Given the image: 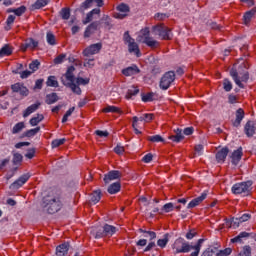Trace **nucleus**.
Listing matches in <instances>:
<instances>
[{"mask_svg":"<svg viewBox=\"0 0 256 256\" xmlns=\"http://www.w3.org/2000/svg\"><path fill=\"white\" fill-rule=\"evenodd\" d=\"M148 141H151L152 143H163L165 141L161 135H155V136H149Z\"/></svg>","mask_w":256,"mask_h":256,"instance_id":"obj_49","label":"nucleus"},{"mask_svg":"<svg viewBox=\"0 0 256 256\" xmlns=\"http://www.w3.org/2000/svg\"><path fill=\"white\" fill-rule=\"evenodd\" d=\"M139 93V88L132 86L131 89H128L126 94V99H131L133 96Z\"/></svg>","mask_w":256,"mask_h":256,"instance_id":"obj_40","label":"nucleus"},{"mask_svg":"<svg viewBox=\"0 0 256 256\" xmlns=\"http://www.w3.org/2000/svg\"><path fill=\"white\" fill-rule=\"evenodd\" d=\"M41 131V127H36L34 129H30L24 133L25 137H35L37 133Z\"/></svg>","mask_w":256,"mask_h":256,"instance_id":"obj_43","label":"nucleus"},{"mask_svg":"<svg viewBox=\"0 0 256 256\" xmlns=\"http://www.w3.org/2000/svg\"><path fill=\"white\" fill-rule=\"evenodd\" d=\"M251 185H253V182L251 181L234 184L232 187V193H234V195H241V193H249V191H251Z\"/></svg>","mask_w":256,"mask_h":256,"instance_id":"obj_5","label":"nucleus"},{"mask_svg":"<svg viewBox=\"0 0 256 256\" xmlns=\"http://www.w3.org/2000/svg\"><path fill=\"white\" fill-rule=\"evenodd\" d=\"M137 123H139V117L134 116L133 117V124L132 127L136 133V135H141V131H139V129H137Z\"/></svg>","mask_w":256,"mask_h":256,"instance_id":"obj_54","label":"nucleus"},{"mask_svg":"<svg viewBox=\"0 0 256 256\" xmlns=\"http://www.w3.org/2000/svg\"><path fill=\"white\" fill-rule=\"evenodd\" d=\"M140 233H144V237H148L149 241H153V239H157V233H155L154 231H146L143 230V228L139 229Z\"/></svg>","mask_w":256,"mask_h":256,"instance_id":"obj_37","label":"nucleus"},{"mask_svg":"<svg viewBox=\"0 0 256 256\" xmlns=\"http://www.w3.org/2000/svg\"><path fill=\"white\" fill-rule=\"evenodd\" d=\"M30 177H31V175H29V174H24V175L20 176L19 179H17L15 182H13L10 185V189H19L20 187H23V185H25V183H27V181H29Z\"/></svg>","mask_w":256,"mask_h":256,"instance_id":"obj_13","label":"nucleus"},{"mask_svg":"<svg viewBox=\"0 0 256 256\" xmlns=\"http://www.w3.org/2000/svg\"><path fill=\"white\" fill-rule=\"evenodd\" d=\"M153 97H155V94L153 92L144 94L142 95V101H144V103H149L154 100Z\"/></svg>","mask_w":256,"mask_h":256,"instance_id":"obj_48","label":"nucleus"},{"mask_svg":"<svg viewBox=\"0 0 256 256\" xmlns=\"http://www.w3.org/2000/svg\"><path fill=\"white\" fill-rule=\"evenodd\" d=\"M245 118V111L243 108H239L236 111V119L233 121V127H239L241 125V121Z\"/></svg>","mask_w":256,"mask_h":256,"instance_id":"obj_23","label":"nucleus"},{"mask_svg":"<svg viewBox=\"0 0 256 256\" xmlns=\"http://www.w3.org/2000/svg\"><path fill=\"white\" fill-rule=\"evenodd\" d=\"M42 211L53 215L63 209V196L59 190H52L43 197L41 203Z\"/></svg>","mask_w":256,"mask_h":256,"instance_id":"obj_1","label":"nucleus"},{"mask_svg":"<svg viewBox=\"0 0 256 256\" xmlns=\"http://www.w3.org/2000/svg\"><path fill=\"white\" fill-rule=\"evenodd\" d=\"M27 11V8L25 6H20L19 8L10 10V13H15V15H17L18 17H21V15H23V13H25Z\"/></svg>","mask_w":256,"mask_h":256,"instance_id":"obj_44","label":"nucleus"},{"mask_svg":"<svg viewBox=\"0 0 256 256\" xmlns=\"http://www.w3.org/2000/svg\"><path fill=\"white\" fill-rule=\"evenodd\" d=\"M101 43L92 44L83 51L84 57H91V55H97L101 51Z\"/></svg>","mask_w":256,"mask_h":256,"instance_id":"obj_10","label":"nucleus"},{"mask_svg":"<svg viewBox=\"0 0 256 256\" xmlns=\"http://www.w3.org/2000/svg\"><path fill=\"white\" fill-rule=\"evenodd\" d=\"M117 231V228H115L112 225H104L103 227V231L102 232H96L95 234V239H99L101 237H111L112 235H114V233Z\"/></svg>","mask_w":256,"mask_h":256,"instance_id":"obj_8","label":"nucleus"},{"mask_svg":"<svg viewBox=\"0 0 256 256\" xmlns=\"http://www.w3.org/2000/svg\"><path fill=\"white\" fill-rule=\"evenodd\" d=\"M174 205L173 203H167L162 207V211H165V213H171V211H173L174 209Z\"/></svg>","mask_w":256,"mask_h":256,"instance_id":"obj_57","label":"nucleus"},{"mask_svg":"<svg viewBox=\"0 0 256 256\" xmlns=\"http://www.w3.org/2000/svg\"><path fill=\"white\" fill-rule=\"evenodd\" d=\"M230 76L240 89H245V84L243 83H247L249 81V71L232 68L230 70Z\"/></svg>","mask_w":256,"mask_h":256,"instance_id":"obj_4","label":"nucleus"},{"mask_svg":"<svg viewBox=\"0 0 256 256\" xmlns=\"http://www.w3.org/2000/svg\"><path fill=\"white\" fill-rule=\"evenodd\" d=\"M256 14V9L253 8L252 10L246 12L244 14V25H247L251 22V19H253V16Z\"/></svg>","mask_w":256,"mask_h":256,"instance_id":"obj_31","label":"nucleus"},{"mask_svg":"<svg viewBox=\"0 0 256 256\" xmlns=\"http://www.w3.org/2000/svg\"><path fill=\"white\" fill-rule=\"evenodd\" d=\"M23 161V155L20 153H14L13 155V163L14 165H17L18 163H21Z\"/></svg>","mask_w":256,"mask_h":256,"instance_id":"obj_55","label":"nucleus"},{"mask_svg":"<svg viewBox=\"0 0 256 256\" xmlns=\"http://www.w3.org/2000/svg\"><path fill=\"white\" fill-rule=\"evenodd\" d=\"M142 43H145L150 49H157L159 47L160 43L159 41L153 39L152 37L142 40Z\"/></svg>","mask_w":256,"mask_h":256,"instance_id":"obj_27","label":"nucleus"},{"mask_svg":"<svg viewBox=\"0 0 256 256\" xmlns=\"http://www.w3.org/2000/svg\"><path fill=\"white\" fill-rule=\"evenodd\" d=\"M97 3L98 7H103V0H86L84 3H82V8L83 9H89L91 7V3Z\"/></svg>","mask_w":256,"mask_h":256,"instance_id":"obj_32","label":"nucleus"},{"mask_svg":"<svg viewBox=\"0 0 256 256\" xmlns=\"http://www.w3.org/2000/svg\"><path fill=\"white\" fill-rule=\"evenodd\" d=\"M232 252H233V250L231 248H226V249L220 250L218 253H216V256H228Z\"/></svg>","mask_w":256,"mask_h":256,"instance_id":"obj_58","label":"nucleus"},{"mask_svg":"<svg viewBox=\"0 0 256 256\" xmlns=\"http://www.w3.org/2000/svg\"><path fill=\"white\" fill-rule=\"evenodd\" d=\"M101 25V23L104 24L105 29H111V18L107 15H104L100 21H98Z\"/></svg>","mask_w":256,"mask_h":256,"instance_id":"obj_38","label":"nucleus"},{"mask_svg":"<svg viewBox=\"0 0 256 256\" xmlns=\"http://www.w3.org/2000/svg\"><path fill=\"white\" fill-rule=\"evenodd\" d=\"M51 3V0H37L34 4L30 6L31 11H37L38 9H43V7H47Z\"/></svg>","mask_w":256,"mask_h":256,"instance_id":"obj_22","label":"nucleus"},{"mask_svg":"<svg viewBox=\"0 0 256 256\" xmlns=\"http://www.w3.org/2000/svg\"><path fill=\"white\" fill-rule=\"evenodd\" d=\"M39 107H41V103L37 102L35 104L30 105L23 113V117H29V115H31V113H35V111H37V109H39Z\"/></svg>","mask_w":256,"mask_h":256,"instance_id":"obj_26","label":"nucleus"},{"mask_svg":"<svg viewBox=\"0 0 256 256\" xmlns=\"http://www.w3.org/2000/svg\"><path fill=\"white\" fill-rule=\"evenodd\" d=\"M207 199V193H202L201 196L194 198L187 206V209H195L198 205H201L203 201Z\"/></svg>","mask_w":256,"mask_h":256,"instance_id":"obj_16","label":"nucleus"},{"mask_svg":"<svg viewBox=\"0 0 256 256\" xmlns=\"http://www.w3.org/2000/svg\"><path fill=\"white\" fill-rule=\"evenodd\" d=\"M124 41L128 44L129 53H135V55L139 57V55L141 54L139 50V45L135 43V39H133L131 35H129V32L124 33Z\"/></svg>","mask_w":256,"mask_h":256,"instance_id":"obj_6","label":"nucleus"},{"mask_svg":"<svg viewBox=\"0 0 256 256\" xmlns=\"http://www.w3.org/2000/svg\"><path fill=\"white\" fill-rule=\"evenodd\" d=\"M25 157H27V159H33L35 157V148L29 149Z\"/></svg>","mask_w":256,"mask_h":256,"instance_id":"obj_63","label":"nucleus"},{"mask_svg":"<svg viewBox=\"0 0 256 256\" xmlns=\"http://www.w3.org/2000/svg\"><path fill=\"white\" fill-rule=\"evenodd\" d=\"M245 237H249V233L247 232H241L238 236H236L235 238H233L231 240L232 243H239V241H241L242 239H245Z\"/></svg>","mask_w":256,"mask_h":256,"instance_id":"obj_45","label":"nucleus"},{"mask_svg":"<svg viewBox=\"0 0 256 256\" xmlns=\"http://www.w3.org/2000/svg\"><path fill=\"white\" fill-rule=\"evenodd\" d=\"M140 33H141V35L138 36V38H137V41H139V42L144 41V39L151 38V36H150L151 32L149 31V28L142 29Z\"/></svg>","mask_w":256,"mask_h":256,"instance_id":"obj_34","label":"nucleus"},{"mask_svg":"<svg viewBox=\"0 0 256 256\" xmlns=\"http://www.w3.org/2000/svg\"><path fill=\"white\" fill-rule=\"evenodd\" d=\"M243 254L245 256H251V246H244L243 247Z\"/></svg>","mask_w":256,"mask_h":256,"instance_id":"obj_64","label":"nucleus"},{"mask_svg":"<svg viewBox=\"0 0 256 256\" xmlns=\"http://www.w3.org/2000/svg\"><path fill=\"white\" fill-rule=\"evenodd\" d=\"M231 157V163L232 165H239V161H241V157H243V148L239 147L237 150H235Z\"/></svg>","mask_w":256,"mask_h":256,"instance_id":"obj_17","label":"nucleus"},{"mask_svg":"<svg viewBox=\"0 0 256 256\" xmlns=\"http://www.w3.org/2000/svg\"><path fill=\"white\" fill-rule=\"evenodd\" d=\"M116 9L117 11H119V13L115 14L116 19H125V17H127L129 12L131 11L129 5L125 3H121L116 7Z\"/></svg>","mask_w":256,"mask_h":256,"instance_id":"obj_9","label":"nucleus"},{"mask_svg":"<svg viewBox=\"0 0 256 256\" xmlns=\"http://www.w3.org/2000/svg\"><path fill=\"white\" fill-rule=\"evenodd\" d=\"M13 93H19L22 97L29 95V89L23 83H15L11 86Z\"/></svg>","mask_w":256,"mask_h":256,"instance_id":"obj_11","label":"nucleus"},{"mask_svg":"<svg viewBox=\"0 0 256 256\" xmlns=\"http://www.w3.org/2000/svg\"><path fill=\"white\" fill-rule=\"evenodd\" d=\"M110 195H115L121 191V182H114L108 186L107 189Z\"/></svg>","mask_w":256,"mask_h":256,"instance_id":"obj_24","label":"nucleus"},{"mask_svg":"<svg viewBox=\"0 0 256 256\" xmlns=\"http://www.w3.org/2000/svg\"><path fill=\"white\" fill-rule=\"evenodd\" d=\"M215 255V250H213V248H207L202 254L201 256H212Z\"/></svg>","mask_w":256,"mask_h":256,"instance_id":"obj_62","label":"nucleus"},{"mask_svg":"<svg viewBox=\"0 0 256 256\" xmlns=\"http://www.w3.org/2000/svg\"><path fill=\"white\" fill-rule=\"evenodd\" d=\"M23 129H25V123L24 122H19L17 123L13 129H12V133L13 135L17 134V133H21V131H23Z\"/></svg>","mask_w":256,"mask_h":256,"instance_id":"obj_39","label":"nucleus"},{"mask_svg":"<svg viewBox=\"0 0 256 256\" xmlns=\"http://www.w3.org/2000/svg\"><path fill=\"white\" fill-rule=\"evenodd\" d=\"M13 53V49L9 45H5L0 49V57H9Z\"/></svg>","mask_w":256,"mask_h":256,"instance_id":"obj_36","label":"nucleus"},{"mask_svg":"<svg viewBox=\"0 0 256 256\" xmlns=\"http://www.w3.org/2000/svg\"><path fill=\"white\" fill-rule=\"evenodd\" d=\"M91 203H94V205H97L99 201H101V190H96L91 194Z\"/></svg>","mask_w":256,"mask_h":256,"instance_id":"obj_33","label":"nucleus"},{"mask_svg":"<svg viewBox=\"0 0 256 256\" xmlns=\"http://www.w3.org/2000/svg\"><path fill=\"white\" fill-rule=\"evenodd\" d=\"M165 25L160 24V25H156L153 27V33H155V35L160 36L162 31L165 29Z\"/></svg>","mask_w":256,"mask_h":256,"instance_id":"obj_50","label":"nucleus"},{"mask_svg":"<svg viewBox=\"0 0 256 256\" xmlns=\"http://www.w3.org/2000/svg\"><path fill=\"white\" fill-rule=\"evenodd\" d=\"M75 66L68 67L66 73L61 77V82L65 87L71 89L75 95H81L82 90L79 85H89V78L75 77Z\"/></svg>","mask_w":256,"mask_h":256,"instance_id":"obj_2","label":"nucleus"},{"mask_svg":"<svg viewBox=\"0 0 256 256\" xmlns=\"http://www.w3.org/2000/svg\"><path fill=\"white\" fill-rule=\"evenodd\" d=\"M175 81V72L168 71L166 72L160 81V88L166 91L168 87H171V83Z\"/></svg>","mask_w":256,"mask_h":256,"instance_id":"obj_7","label":"nucleus"},{"mask_svg":"<svg viewBox=\"0 0 256 256\" xmlns=\"http://www.w3.org/2000/svg\"><path fill=\"white\" fill-rule=\"evenodd\" d=\"M223 88L227 92H229V91H231V89H233V84L231 83V81H229V79H227V78L224 79Z\"/></svg>","mask_w":256,"mask_h":256,"instance_id":"obj_52","label":"nucleus"},{"mask_svg":"<svg viewBox=\"0 0 256 256\" xmlns=\"http://www.w3.org/2000/svg\"><path fill=\"white\" fill-rule=\"evenodd\" d=\"M69 242H64L56 247V256H67L69 253Z\"/></svg>","mask_w":256,"mask_h":256,"instance_id":"obj_18","label":"nucleus"},{"mask_svg":"<svg viewBox=\"0 0 256 256\" xmlns=\"http://www.w3.org/2000/svg\"><path fill=\"white\" fill-rule=\"evenodd\" d=\"M244 131H245L247 137H253V135H255V131H256L255 122L248 121L244 127Z\"/></svg>","mask_w":256,"mask_h":256,"instance_id":"obj_21","label":"nucleus"},{"mask_svg":"<svg viewBox=\"0 0 256 256\" xmlns=\"http://www.w3.org/2000/svg\"><path fill=\"white\" fill-rule=\"evenodd\" d=\"M60 15H61L62 19L67 21V19H69L71 17V11L69 10V8H63L60 11Z\"/></svg>","mask_w":256,"mask_h":256,"instance_id":"obj_47","label":"nucleus"},{"mask_svg":"<svg viewBox=\"0 0 256 256\" xmlns=\"http://www.w3.org/2000/svg\"><path fill=\"white\" fill-rule=\"evenodd\" d=\"M65 138L62 139H55L52 141V147L53 149L57 148V147H61V145L65 144Z\"/></svg>","mask_w":256,"mask_h":256,"instance_id":"obj_51","label":"nucleus"},{"mask_svg":"<svg viewBox=\"0 0 256 256\" xmlns=\"http://www.w3.org/2000/svg\"><path fill=\"white\" fill-rule=\"evenodd\" d=\"M39 67H41V62L39 60H34L29 64V69L32 73H35V71L39 70Z\"/></svg>","mask_w":256,"mask_h":256,"instance_id":"obj_41","label":"nucleus"},{"mask_svg":"<svg viewBox=\"0 0 256 256\" xmlns=\"http://www.w3.org/2000/svg\"><path fill=\"white\" fill-rule=\"evenodd\" d=\"M159 37H162L165 41H170V39L173 38V34H171V29H169L167 26L163 29L162 33L159 35Z\"/></svg>","mask_w":256,"mask_h":256,"instance_id":"obj_29","label":"nucleus"},{"mask_svg":"<svg viewBox=\"0 0 256 256\" xmlns=\"http://www.w3.org/2000/svg\"><path fill=\"white\" fill-rule=\"evenodd\" d=\"M37 89L38 90L43 89V79L36 80L35 86H34V91H37Z\"/></svg>","mask_w":256,"mask_h":256,"instance_id":"obj_60","label":"nucleus"},{"mask_svg":"<svg viewBox=\"0 0 256 256\" xmlns=\"http://www.w3.org/2000/svg\"><path fill=\"white\" fill-rule=\"evenodd\" d=\"M39 47V42L35 41L33 38H28L25 40V43L21 44V51L25 52L27 49L34 51Z\"/></svg>","mask_w":256,"mask_h":256,"instance_id":"obj_12","label":"nucleus"},{"mask_svg":"<svg viewBox=\"0 0 256 256\" xmlns=\"http://www.w3.org/2000/svg\"><path fill=\"white\" fill-rule=\"evenodd\" d=\"M47 43L49 45H55V35H53L51 32H48L46 35Z\"/></svg>","mask_w":256,"mask_h":256,"instance_id":"obj_56","label":"nucleus"},{"mask_svg":"<svg viewBox=\"0 0 256 256\" xmlns=\"http://www.w3.org/2000/svg\"><path fill=\"white\" fill-rule=\"evenodd\" d=\"M123 75L125 77H131L133 75H137V73H141V70H139V67L137 65H132L130 67H127L126 69L122 70Z\"/></svg>","mask_w":256,"mask_h":256,"instance_id":"obj_20","label":"nucleus"},{"mask_svg":"<svg viewBox=\"0 0 256 256\" xmlns=\"http://www.w3.org/2000/svg\"><path fill=\"white\" fill-rule=\"evenodd\" d=\"M59 101V96L57 93H51L46 96V103L47 105H53V103H57Z\"/></svg>","mask_w":256,"mask_h":256,"instance_id":"obj_30","label":"nucleus"},{"mask_svg":"<svg viewBox=\"0 0 256 256\" xmlns=\"http://www.w3.org/2000/svg\"><path fill=\"white\" fill-rule=\"evenodd\" d=\"M67 57L66 54H60L54 59V64L55 65H61L63 61H65V58Z\"/></svg>","mask_w":256,"mask_h":256,"instance_id":"obj_53","label":"nucleus"},{"mask_svg":"<svg viewBox=\"0 0 256 256\" xmlns=\"http://www.w3.org/2000/svg\"><path fill=\"white\" fill-rule=\"evenodd\" d=\"M122 174L119 170H112L104 175V183H109L110 181H115V179H121Z\"/></svg>","mask_w":256,"mask_h":256,"instance_id":"obj_14","label":"nucleus"},{"mask_svg":"<svg viewBox=\"0 0 256 256\" xmlns=\"http://www.w3.org/2000/svg\"><path fill=\"white\" fill-rule=\"evenodd\" d=\"M114 153H116L117 155H123V153H125V148L121 145H117L114 148Z\"/></svg>","mask_w":256,"mask_h":256,"instance_id":"obj_59","label":"nucleus"},{"mask_svg":"<svg viewBox=\"0 0 256 256\" xmlns=\"http://www.w3.org/2000/svg\"><path fill=\"white\" fill-rule=\"evenodd\" d=\"M101 26V22L99 21H95L92 22L85 30L84 32V37H91V35H93V33H95L99 27Z\"/></svg>","mask_w":256,"mask_h":256,"instance_id":"obj_15","label":"nucleus"},{"mask_svg":"<svg viewBox=\"0 0 256 256\" xmlns=\"http://www.w3.org/2000/svg\"><path fill=\"white\" fill-rule=\"evenodd\" d=\"M205 242V239H199L197 244L194 246H191L189 243L185 242L182 238H179L175 241L173 245V249H175V253H189L191 249H194L193 256H199V253L201 251V247L203 243Z\"/></svg>","mask_w":256,"mask_h":256,"instance_id":"obj_3","label":"nucleus"},{"mask_svg":"<svg viewBox=\"0 0 256 256\" xmlns=\"http://www.w3.org/2000/svg\"><path fill=\"white\" fill-rule=\"evenodd\" d=\"M175 135L170 136L169 139L171 141H174L175 143H179L185 139V136H183V131L181 129L174 130Z\"/></svg>","mask_w":256,"mask_h":256,"instance_id":"obj_25","label":"nucleus"},{"mask_svg":"<svg viewBox=\"0 0 256 256\" xmlns=\"http://www.w3.org/2000/svg\"><path fill=\"white\" fill-rule=\"evenodd\" d=\"M142 161L144 163H151L153 161V154L151 153H148L146 154L143 158H142Z\"/></svg>","mask_w":256,"mask_h":256,"instance_id":"obj_61","label":"nucleus"},{"mask_svg":"<svg viewBox=\"0 0 256 256\" xmlns=\"http://www.w3.org/2000/svg\"><path fill=\"white\" fill-rule=\"evenodd\" d=\"M46 83L48 87H59V82L55 80V76H49Z\"/></svg>","mask_w":256,"mask_h":256,"instance_id":"obj_46","label":"nucleus"},{"mask_svg":"<svg viewBox=\"0 0 256 256\" xmlns=\"http://www.w3.org/2000/svg\"><path fill=\"white\" fill-rule=\"evenodd\" d=\"M103 113H119L120 115H123V111H121V108L117 106H106L103 110Z\"/></svg>","mask_w":256,"mask_h":256,"instance_id":"obj_28","label":"nucleus"},{"mask_svg":"<svg viewBox=\"0 0 256 256\" xmlns=\"http://www.w3.org/2000/svg\"><path fill=\"white\" fill-rule=\"evenodd\" d=\"M227 155H229V148L228 147H224V148L220 149L216 153V161L218 163H225V159H227Z\"/></svg>","mask_w":256,"mask_h":256,"instance_id":"obj_19","label":"nucleus"},{"mask_svg":"<svg viewBox=\"0 0 256 256\" xmlns=\"http://www.w3.org/2000/svg\"><path fill=\"white\" fill-rule=\"evenodd\" d=\"M168 237H169V234H165L164 239H159L157 241L158 247H161L162 249L167 247V243H169V238Z\"/></svg>","mask_w":256,"mask_h":256,"instance_id":"obj_42","label":"nucleus"},{"mask_svg":"<svg viewBox=\"0 0 256 256\" xmlns=\"http://www.w3.org/2000/svg\"><path fill=\"white\" fill-rule=\"evenodd\" d=\"M43 119H45L43 114H37L36 117H33L30 119V125L32 127H35V126L39 125V123H41V121H43Z\"/></svg>","mask_w":256,"mask_h":256,"instance_id":"obj_35","label":"nucleus"}]
</instances>
